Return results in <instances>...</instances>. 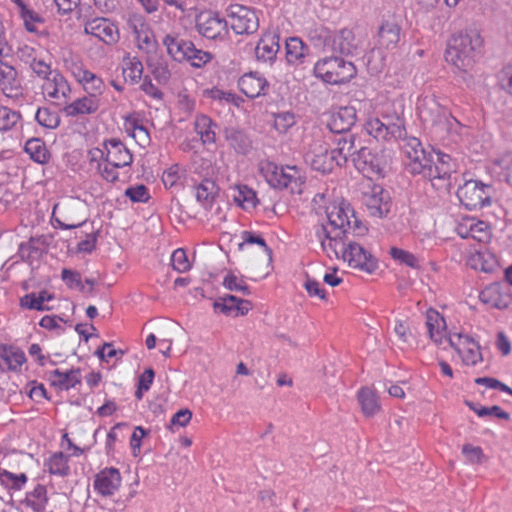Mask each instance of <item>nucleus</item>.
Masks as SVG:
<instances>
[{
  "label": "nucleus",
  "mask_w": 512,
  "mask_h": 512,
  "mask_svg": "<svg viewBox=\"0 0 512 512\" xmlns=\"http://www.w3.org/2000/svg\"><path fill=\"white\" fill-rule=\"evenodd\" d=\"M364 128L377 141L401 140V148L409 159L407 171L414 175L422 174L426 178L428 168L434 163L433 156L423 148L418 138L407 135L403 118L388 115H383L381 119L369 118Z\"/></svg>",
  "instance_id": "obj_1"
},
{
  "label": "nucleus",
  "mask_w": 512,
  "mask_h": 512,
  "mask_svg": "<svg viewBox=\"0 0 512 512\" xmlns=\"http://www.w3.org/2000/svg\"><path fill=\"white\" fill-rule=\"evenodd\" d=\"M482 46V39L477 31L454 34L448 42L445 53L447 62L460 70L466 71L475 62V57Z\"/></svg>",
  "instance_id": "obj_2"
},
{
  "label": "nucleus",
  "mask_w": 512,
  "mask_h": 512,
  "mask_svg": "<svg viewBox=\"0 0 512 512\" xmlns=\"http://www.w3.org/2000/svg\"><path fill=\"white\" fill-rule=\"evenodd\" d=\"M357 73L355 65L340 57H327L314 66V74L328 84L338 85L349 82Z\"/></svg>",
  "instance_id": "obj_3"
},
{
  "label": "nucleus",
  "mask_w": 512,
  "mask_h": 512,
  "mask_svg": "<svg viewBox=\"0 0 512 512\" xmlns=\"http://www.w3.org/2000/svg\"><path fill=\"white\" fill-rule=\"evenodd\" d=\"M495 189L491 184L480 180H466L457 190V196L463 206L468 210H477L490 206Z\"/></svg>",
  "instance_id": "obj_4"
},
{
  "label": "nucleus",
  "mask_w": 512,
  "mask_h": 512,
  "mask_svg": "<svg viewBox=\"0 0 512 512\" xmlns=\"http://www.w3.org/2000/svg\"><path fill=\"white\" fill-rule=\"evenodd\" d=\"M269 185L277 189H289L291 193L302 192L303 180L295 166H278L274 163H267L262 168Z\"/></svg>",
  "instance_id": "obj_5"
},
{
  "label": "nucleus",
  "mask_w": 512,
  "mask_h": 512,
  "mask_svg": "<svg viewBox=\"0 0 512 512\" xmlns=\"http://www.w3.org/2000/svg\"><path fill=\"white\" fill-rule=\"evenodd\" d=\"M231 28L236 34H253L259 28L256 12L240 4H231L226 9Z\"/></svg>",
  "instance_id": "obj_6"
},
{
  "label": "nucleus",
  "mask_w": 512,
  "mask_h": 512,
  "mask_svg": "<svg viewBox=\"0 0 512 512\" xmlns=\"http://www.w3.org/2000/svg\"><path fill=\"white\" fill-rule=\"evenodd\" d=\"M341 257L351 268L372 273L378 268L377 259L359 243L348 240L341 248Z\"/></svg>",
  "instance_id": "obj_7"
},
{
  "label": "nucleus",
  "mask_w": 512,
  "mask_h": 512,
  "mask_svg": "<svg viewBox=\"0 0 512 512\" xmlns=\"http://www.w3.org/2000/svg\"><path fill=\"white\" fill-rule=\"evenodd\" d=\"M352 163L367 178L384 176L386 162L383 155L373 152L368 147L359 146V149L353 154Z\"/></svg>",
  "instance_id": "obj_8"
},
{
  "label": "nucleus",
  "mask_w": 512,
  "mask_h": 512,
  "mask_svg": "<svg viewBox=\"0 0 512 512\" xmlns=\"http://www.w3.org/2000/svg\"><path fill=\"white\" fill-rule=\"evenodd\" d=\"M437 162L428 168L426 178H428L436 189L448 190L451 186L450 177L455 172L452 158L448 154L436 153Z\"/></svg>",
  "instance_id": "obj_9"
},
{
  "label": "nucleus",
  "mask_w": 512,
  "mask_h": 512,
  "mask_svg": "<svg viewBox=\"0 0 512 512\" xmlns=\"http://www.w3.org/2000/svg\"><path fill=\"white\" fill-rule=\"evenodd\" d=\"M305 162L315 171L322 174L332 172L335 166H338V160L333 151H329L326 144H315L304 156Z\"/></svg>",
  "instance_id": "obj_10"
},
{
  "label": "nucleus",
  "mask_w": 512,
  "mask_h": 512,
  "mask_svg": "<svg viewBox=\"0 0 512 512\" xmlns=\"http://www.w3.org/2000/svg\"><path fill=\"white\" fill-rule=\"evenodd\" d=\"M196 29L207 39H217L227 33V22L210 11L201 12L196 17Z\"/></svg>",
  "instance_id": "obj_11"
},
{
  "label": "nucleus",
  "mask_w": 512,
  "mask_h": 512,
  "mask_svg": "<svg viewBox=\"0 0 512 512\" xmlns=\"http://www.w3.org/2000/svg\"><path fill=\"white\" fill-rule=\"evenodd\" d=\"M84 31L86 34L93 35L108 45L115 44L119 40L117 27L107 18L97 17L87 21Z\"/></svg>",
  "instance_id": "obj_12"
},
{
  "label": "nucleus",
  "mask_w": 512,
  "mask_h": 512,
  "mask_svg": "<svg viewBox=\"0 0 512 512\" xmlns=\"http://www.w3.org/2000/svg\"><path fill=\"white\" fill-rule=\"evenodd\" d=\"M364 204L370 215L378 218L387 216L391 208L388 194L380 186H374L371 192L364 194Z\"/></svg>",
  "instance_id": "obj_13"
},
{
  "label": "nucleus",
  "mask_w": 512,
  "mask_h": 512,
  "mask_svg": "<svg viewBox=\"0 0 512 512\" xmlns=\"http://www.w3.org/2000/svg\"><path fill=\"white\" fill-rule=\"evenodd\" d=\"M357 121L356 109L352 106L340 107L333 112L327 123V127L334 134L351 133V128Z\"/></svg>",
  "instance_id": "obj_14"
},
{
  "label": "nucleus",
  "mask_w": 512,
  "mask_h": 512,
  "mask_svg": "<svg viewBox=\"0 0 512 512\" xmlns=\"http://www.w3.org/2000/svg\"><path fill=\"white\" fill-rule=\"evenodd\" d=\"M106 149L105 161L114 167L129 166L133 156L127 147L119 139H109L104 142Z\"/></svg>",
  "instance_id": "obj_15"
},
{
  "label": "nucleus",
  "mask_w": 512,
  "mask_h": 512,
  "mask_svg": "<svg viewBox=\"0 0 512 512\" xmlns=\"http://www.w3.org/2000/svg\"><path fill=\"white\" fill-rule=\"evenodd\" d=\"M334 139V143L337 145L333 149L334 155L338 160V166L345 165L350 159L352 161L353 154L359 149L360 144H357V136L353 133H339Z\"/></svg>",
  "instance_id": "obj_16"
},
{
  "label": "nucleus",
  "mask_w": 512,
  "mask_h": 512,
  "mask_svg": "<svg viewBox=\"0 0 512 512\" xmlns=\"http://www.w3.org/2000/svg\"><path fill=\"white\" fill-rule=\"evenodd\" d=\"M163 45L166 47L168 55L173 60L183 62L187 59L194 43L183 38L180 34L173 33L167 34L164 37Z\"/></svg>",
  "instance_id": "obj_17"
},
{
  "label": "nucleus",
  "mask_w": 512,
  "mask_h": 512,
  "mask_svg": "<svg viewBox=\"0 0 512 512\" xmlns=\"http://www.w3.org/2000/svg\"><path fill=\"white\" fill-rule=\"evenodd\" d=\"M279 40L280 36L277 33L264 34L255 47L257 60L271 65L280 50Z\"/></svg>",
  "instance_id": "obj_18"
},
{
  "label": "nucleus",
  "mask_w": 512,
  "mask_h": 512,
  "mask_svg": "<svg viewBox=\"0 0 512 512\" xmlns=\"http://www.w3.org/2000/svg\"><path fill=\"white\" fill-rule=\"evenodd\" d=\"M378 45L380 48L393 50L398 46L401 39V27L394 19L382 22L378 29Z\"/></svg>",
  "instance_id": "obj_19"
},
{
  "label": "nucleus",
  "mask_w": 512,
  "mask_h": 512,
  "mask_svg": "<svg viewBox=\"0 0 512 512\" xmlns=\"http://www.w3.org/2000/svg\"><path fill=\"white\" fill-rule=\"evenodd\" d=\"M121 484V475L116 468H106L96 475L94 488L103 496L112 495Z\"/></svg>",
  "instance_id": "obj_20"
},
{
  "label": "nucleus",
  "mask_w": 512,
  "mask_h": 512,
  "mask_svg": "<svg viewBox=\"0 0 512 512\" xmlns=\"http://www.w3.org/2000/svg\"><path fill=\"white\" fill-rule=\"evenodd\" d=\"M238 86L242 93L253 99L265 94L269 84L258 72H250L240 77Z\"/></svg>",
  "instance_id": "obj_21"
},
{
  "label": "nucleus",
  "mask_w": 512,
  "mask_h": 512,
  "mask_svg": "<svg viewBox=\"0 0 512 512\" xmlns=\"http://www.w3.org/2000/svg\"><path fill=\"white\" fill-rule=\"evenodd\" d=\"M224 136L229 146L237 153L246 155L252 149V140L248 133L239 127H227Z\"/></svg>",
  "instance_id": "obj_22"
},
{
  "label": "nucleus",
  "mask_w": 512,
  "mask_h": 512,
  "mask_svg": "<svg viewBox=\"0 0 512 512\" xmlns=\"http://www.w3.org/2000/svg\"><path fill=\"white\" fill-rule=\"evenodd\" d=\"M417 109L422 121L432 125L440 123L442 117H445L444 108L434 97H424L419 102Z\"/></svg>",
  "instance_id": "obj_23"
},
{
  "label": "nucleus",
  "mask_w": 512,
  "mask_h": 512,
  "mask_svg": "<svg viewBox=\"0 0 512 512\" xmlns=\"http://www.w3.org/2000/svg\"><path fill=\"white\" fill-rule=\"evenodd\" d=\"M316 236L321 242L322 249L327 252L328 257H332L328 252L329 248L335 257L339 258L341 254V248H345L347 243V241H343L341 239V233L336 232L334 236H331V233L326 229V227L321 225L316 229Z\"/></svg>",
  "instance_id": "obj_24"
},
{
  "label": "nucleus",
  "mask_w": 512,
  "mask_h": 512,
  "mask_svg": "<svg viewBox=\"0 0 512 512\" xmlns=\"http://www.w3.org/2000/svg\"><path fill=\"white\" fill-rule=\"evenodd\" d=\"M99 108V100L97 97L85 96L83 98L76 99L72 103L66 105L63 109L67 116L75 117L77 115H85L95 113Z\"/></svg>",
  "instance_id": "obj_25"
},
{
  "label": "nucleus",
  "mask_w": 512,
  "mask_h": 512,
  "mask_svg": "<svg viewBox=\"0 0 512 512\" xmlns=\"http://www.w3.org/2000/svg\"><path fill=\"white\" fill-rule=\"evenodd\" d=\"M354 211L348 203H341L338 206H333L330 211L327 212L329 224L334 227L337 233H341L349 226L350 214Z\"/></svg>",
  "instance_id": "obj_26"
},
{
  "label": "nucleus",
  "mask_w": 512,
  "mask_h": 512,
  "mask_svg": "<svg viewBox=\"0 0 512 512\" xmlns=\"http://www.w3.org/2000/svg\"><path fill=\"white\" fill-rule=\"evenodd\" d=\"M355 37L351 30L342 29L332 38V49L342 55H351L356 49Z\"/></svg>",
  "instance_id": "obj_27"
},
{
  "label": "nucleus",
  "mask_w": 512,
  "mask_h": 512,
  "mask_svg": "<svg viewBox=\"0 0 512 512\" xmlns=\"http://www.w3.org/2000/svg\"><path fill=\"white\" fill-rule=\"evenodd\" d=\"M286 60L289 64L301 63L309 51L307 45L298 37H290L285 41Z\"/></svg>",
  "instance_id": "obj_28"
},
{
  "label": "nucleus",
  "mask_w": 512,
  "mask_h": 512,
  "mask_svg": "<svg viewBox=\"0 0 512 512\" xmlns=\"http://www.w3.org/2000/svg\"><path fill=\"white\" fill-rule=\"evenodd\" d=\"M45 246L46 240L44 237H32L28 242L20 244L19 255L22 260L32 261L42 255Z\"/></svg>",
  "instance_id": "obj_29"
},
{
  "label": "nucleus",
  "mask_w": 512,
  "mask_h": 512,
  "mask_svg": "<svg viewBox=\"0 0 512 512\" xmlns=\"http://www.w3.org/2000/svg\"><path fill=\"white\" fill-rule=\"evenodd\" d=\"M196 199L198 202L207 208L213 203L215 197L218 195L219 187L211 179L202 180L196 187Z\"/></svg>",
  "instance_id": "obj_30"
},
{
  "label": "nucleus",
  "mask_w": 512,
  "mask_h": 512,
  "mask_svg": "<svg viewBox=\"0 0 512 512\" xmlns=\"http://www.w3.org/2000/svg\"><path fill=\"white\" fill-rule=\"evenodd\" d=\"M426 325L431 340L437 344H441L443 338L442 330L446 327L444 318L436 310L429 309L427 311Z\"/></svg>",
  "instance_id": "obj_31"
},
{
  "label": "nucleus",
  "mask_w": 512,
  "mask_h": 512,
  "mask_svg": "<svg viewBox=\"0 0 512 512\" xmlns=\"http://www.w3.org/2000/svg\"><path fill=\"white\" fill-rule=\"evenodd\" d=\"M79 369H71L67 372H62L59 369H55L51 375L56 378L52 380V384L58 386L61 389L69 390L75 387L81 382Z\"/></svg>",
  "instance_id": "obj_32"
},
{
  "label": "nucleus",
  "mask_w": 512,
  "mask_h": 512,
  "mask_svg": "<svg viewBox=\"0 0 512 512\" xmlns=\"http://www.w3.org/2000/svg\"><path fill=\"white\" fill-rule=\"evenodd\" d=\"M0 359H2L11 371H17L26 361L23 351L6 345H0Z\"/></svg>",
  "instance_id": "obj_33"
},
{
  "label": "nucleus",
  "mask_w": 512,
  "mask_h": 512,
  "mask_svg": "<svg viewBox=\"0 0 512 512\" xmlns=\"http://www.w3.org/2000/svg\"><path fill=\"white\" fill-rule=\"evenodd\" d=\"M358 401L363 414L367 417L375 415L380 410L376 394L369 388H362L358 392Z\"/></svg>",
  "instance_id": "obj_34"
},
{
  "label": "nucleus",
  "mask_w": 512,
  "mask_h": 512,
  "mask_svg": "<svg viewBox=\"0 0 512 512\" xmlns=\"http://www.w3.org/2000/svg\"><path fill=\"white\" fill-rule=\"evenodd\" d=\"M479 299L484 304L493 308L504 309L508 307V302L500 294V286L492 284L480 292Z\"/></svg>",
  "instance_id": "obj_35"
},
{
  "label": "nucleus",
  "mask_w": 512,
  "mask_h": 512,
  "mask_svg": "<svg viewBox=\"0 0 512 512\" xmlns=\"http://www.w3.org/2000/svg\"><path fill=\"white\" fill-rule=\"evenodd\" d=\"M25 151L30 155L31 159L37 163H47L50 154L45 143L39 138H31L25 144Z\"/></svg>",
  "instance_id": "obj_36"
},
{
  "label": "nucleus",
  "mask_w": 512,
  "mask_h": 512,
  "mask_svg": "<svg viewBox=\"0 0 512 512\" xmlns=\"http://www.w3.org/2000/svg\"><path fill=\"white\" fill-rule=\"evenodd\" d=\"M233 200L245 210L255 208L258 203L256 192L246 185L234 189Z\"/></svg>",
  "instance_id": "obj_37"
},
{
  "label": "nucleus",
  "mask_w": 512,
  "mask_h": 512,
  "mask_svg": "<svg viewBox=\"0 0 512 512\" xmlns=\"http://www.w3.org/2000/svg\"><path fill=\"white\" fill-rule=\"evenodd\" d=\"M216 124L213 123L211 118L206 115L197 116L195 120V131L200 135L202 142L205 143H214L215 142V131L213 127Z\"/></svg>",
  "instance_id": "obj_38"
},
{
  "label": "nucleus",
  "mask_w": 512,
  "mask_h": 512,
  "mask_svg": "<svg viewBox=\"0 0 512 512\" xmlns=\"http://www.w3.org/2000/svg\"><path fill=\"white\" fill-rule=\"evenodd\" d=\"M47 490L43 485L38 484L33 491L27 494L26 504L34 512H43L47 504Z\"/></svg>",
  "instance_id": "obj_39"
},
{
  "label": "nucleus",
  "mask_w": 512,
  "mask_h": 512,
  "mask_svg": "<svg viewBox=\"0 0 512 512\" xmlns=\"http://www.w3.org/2000/svg\"><path fill=\"white\" fill-rule=\"evenodd\" d=\"M9 73L1 80L0 87L8 97H17L21 94V81L15 68L8 70Z\"/></svg>",
  "instance_id": "obj_40"
},
{
  "label": "nucleus",
  "mask_w": 512,
  "mask_h": 512,
  "mask_svg": "<svg viewBox=\"0 0 512 512\" xmlns=\"http://www.w3.org/2000/svg\"><path fill=\"white\" fill-rule=\"evenodd\" d=\"M79 81L83 84L84 89L90 95L97 97V95L102 93L104 82L96 74L88 70H84L82 71V75L80 76Z\"/></svg>",
  "instance_id": "obj_41"
},
{
  "label": "nucleus",
  "mask_w": 512,
  "mask_h": 512,
  "mask_svg": "<svg viewBox=\"0 0 512 512\" xmlns=\"http://www.w3.org/2000/svg\"><path fill=\"white\" fill-rule=\"evenodd\" d=\"M48 469L51 474L65 477L69 474L68 456L62 452L53 454L48 462Z\"/></svg>",
  "instance_id": "obj_42"
},
{
  "label": "nucleus",
  "mask_w": 512,
  "mask_h": 512,
  "mask_svg": "<svg viewBox=\"0 0 512 512\" xmlns=\"http://www.w3.org/2000/svg\"><path fill=\"white\" fill-rule=\"evenodd\" d=\"M466 405L473 410L479 417L495 416L499 419L509 420V413L503 411L499 406L494 405L491 407L477 406L474 402L466 401Z\"/></svg>",
  "instance_id": "obj_43"
},
{
  "label": "nucleus",
  "mask_w": 512,
  "mask_h": 512,
  "mask_svg": "<svg viewBox=\"0 0 512 512\" xmlns=\"http://www.w3.org/2000/svg\"><path fill=\"white\" fill-rule=\"evenodd\" d=\"M126 67L123 68L125 80L129 79L131 83H138L143 74V65L136 57L125 60Z\"/></svg>",
  "instance_id": "obj_44"
},
{
  "label": "nucleus",
  "mask_w": 512,
  "mask_h": 512,
  "mask_svg": "<svg viewBox=\"0 0 512 512\" xmlns=\"http://www.w3.org/2000/svg\"><path fill=\"white\" fill-rule=\"evenodd\" d=\"M147 66L158 83L166 84L169 81L171 73L165 61L160 59L156 61L148 60Z\"/></svg>",
  "instance_id": "obj_45"
},
{
  "label": "nucleus",
  "mask_w": 512,
  "mask_h": 512,
  "mask_svg": "<svg viewBox=\"0 0 512 512\" xmlns=\"http://www.w3.org/2000/svg\"><path fill=\"white\" fill-rule=\"evenodd\" d=\"M367 227L359 220L354 211H351L350 214V220H349V226H347L344 230H341L342 237L341 239L343 241H348L349 235L353 234L355 236H363L367 232Z\"/></svg>",
  "instance_id": "obj_46"
},
{
  "label": "nucleus",
  "mask_w": 512,
  "mask_h": 512,
  "mask_svg": "<svg viewBox=\"0 0 512 512\" xmlns=\"http://www.w3.org/2000/svg\"><path fill=\"white\" fill-rule=\"evenodd\" d=\"M21 119L19 112L0 105V131L11 130Z\"/></svg>",
  "instance_id": "obj_47"
},
{
  "label": "nucleus",
  "mask_w": 512,
  "mask_h": 512,
  "mask_svg": "<svg viewBox=\"0 0 512 512\" xmlns=\"http://www.w3.org/2000/svg\"><path fill=\"white\" fill-rule=\"evenodd\" d=\"M35 119L37 122L46 128L54 129L58 127L60 118L56 112L51 111L49 108H39L36 112Z\"/></svg>",
  "instance_id": "obj_48"
},
{
  "label": "nucleus",
  "mask_w": 512,
  "mask_h": 512,
  "mask_svg": "<svg viewBox=\"0 0 512 512\" xmlns=\"http://www.w3.org/2000/svg\"><path fill=\"white\" fill-rule=\"evenodd\" d=\"M0 481L10 489L19 490L27 482V476L24 473L17 475L7 470H0Z\"/></svg>",
  "instance_id": "obj_49"
},
{
  "label": "nucleus",
  "mask_w": 512,
  "mask_h": 512,
  "mask_svg": "<svg viewBox=\"0 0 512 512\" xmlns=\"http://www.w3.org/2000/svg\"><path fill=\"white\" fill-rule=\"evenodd\" d=\"M212 59V54L207 51H203L201 49H197L195 45H193L191 52L185 61L189 62L193 67L201 68L210 62Z\"/></svg>",
  "instance_id": "obj_50"
},
{
  "label": "nucleus",
  "mask_w": 512,
  "mask_h": 512,
  "mask_svg": "<svg viewBox=\"0 0 512 512\" xmlns=\"http://www.w3.org/2000/svg\"><path fill=\"white\" fill-rule=\"evenodd\" d=\"M239 301L240 298L234 295H226L215 301L213 306L215 310H219L222 313L229 315L232 312H236L237 303H239Z\"/></svg>",
  "instance_id": "obj_51"
},
{
  "label": "nucleus",
  "mask_w": 512,
  "mask_h": 512,
  "mask_svg": "<svg viewBox=\"0 0 512 512\" xmlns=\"http://www.w3.org/2000/svg\"><path fill=\"white\" fill-rule=\"evenodd\" d=\"M390 255L394 260H397L402 264H406L411 268L419 267L417 258L408 251H405L397 247H392L390 249Z\"/></svg>",
  "instance_id": "obj_52"
},
{
  "label": "nucleus",
  "mask_w": 512,
  "mask_h": 512,
  "mask_svg": "<svg viewBox=\"0 0 512 512\" xmlns=\"http://www.w3.org/2000/svg\"><path fill=\"white\" fill-rule=\"evenodd\" d=\"M243 242L239 244V248L241 249L244 244H257L264 248V251L267 253L269 261H272V249L267 246L265 239L260 235L255 234L251 231H244L242 233Z\"/></svg>",
  "instance_id": "obj_53"
},
{
  "label": "nucleus",
  "mask_w": 512,
  "mask_h": 512,
  "mask_svg": "<svg viewBox=\"0 0 512 512\" xmlns=\"http://www.w3.org/2000/svg\"><path fill=\"white\" fill-rule=\"evenodd\" d=\"M462 453L470 464H482L486 458L482 448L479 446H473L472 444H464L462 447Z\"/></svg>",
  "instance_id": "obj_54"
},
{
  "label": "nucleus",
  "mask_w": 512,
  "mask_h": 512,
  "mask_svg": "<svg viewBox=\"0 0 512 512\" xmlns=\"http://www.w3.org/2000/svg\"><path fill=\"white\" fill-rule=\"evenodd\" d=\"M172 267L174 270L184 273L191 267L186 252L182 248L176 249L171 256Z\"/></svg>",
  "instance_id": "obj_55"
},
{
  "label": "nucleus",
  "mask_w": 512,
  "mask_h": 512,
  "mask_svg": "<svg viewBox=\"0 0 512 512\" xmlns=\"http://www.w3.org/2000/svg\"><path fill=\"white\" fill-rule=\"evenodd\" d=\"M127 196L132 202L145 203L149 200V190L144 184H139L134 187H129L125 190Z\"/></svg>",
  "instance_id": "obj_56"
},
{
  "label": "nucleus",
  "mask_w": 512,
  "mask_h": 512,
  "mask_svg": "<svg viewBox=\"0 0 512 512\" xmlns=\"http://www.w3.org/2000/svg\"><path fill=\"white\" fill-rule=\"evenodd\" d=\"M138 47L146 52H153L156 50L157 41L151 28L149 27L140 36L136 38Z\"/></svg>",
  "instance_id": "obj_57"
},
{
  "label": "nucleus",
  "mask_w": 512,
  "mask_h": 512,
  "mask_svg": "<svg viewBox=\"0 0 512 512\" xmlns=\"http://www.w3.org/2000/svg\"><path fill=\"white\" fill-rule=\"evenodd\" d=\"M20 306L29 310L47 311L50 308L45 304L41 303V299H38V295L35 293H29L21 297Z\"/></svg>",
  "instance_id": "obj_58"
},
{
  "label": "nucleus",
  "mask_w": 512,
  "mask_h": 512,
  "mask_svg": "<svg viewBox=\"0 0 512 512\" xmlns=\"http://www.w3.org/2000/svg\"><path fill=\"white\" fill-rule=\"evenodd\" d=\"M223 285L228 290L242 292L243 295H249L250 294V289L246 285V283L243 280H238V278L234 274H232V273H229L224 278Z\"/></svg>",
  "instance_id": "obj_59"
},
{
  "label": "nucleus",
  "mask_w": 512,
  "mask_h": 512,
  "mask_svg": "<svg viewBox=\"0 0 512 512\" xmlns=\"http://www.w3.org/2000/svg\"><path fill=\"white\" fill-rule=\"evenodd\" d=\"M127 25L132 30L135 38L140 36V33L144 32L150 26L145 21L144 17L138 14H131L127 19Z\"/></svg>",
  "instance_id": "obj_60"
},
{
  "label": "nucleus",
  "mask_w": 512,
  "mask_h": 512,
  "mask_svg": "<svg viewBox=\"0 0 512 512\" xmlns=\"http://www.w3.org/2000/svg\"><path fill=\"white\" fill-rule=\"evenodd\" d=\"M62 279L66 282L69 288H78L81 292L85 291V287L81 280V274L78 271H73L67 268L62 270Z\"/></svg>",
  "instance_id": "obj_61"
},
{
  "label": "nucleus",
  "mask_w": 512,
  "mask_h": 512,
  "mask_svg": "<svg viewBox=\"0 0 512 512\" xmlns=\"http://www.w3.org/2000/svg\"><path fill=\"white\" fill-rule=\"evenodd\" d=\"M295 123L294 114L283 112L275 115L274 127L281 133H284Z\"/></svg>",
  "instance_id": "obj_62"
},
{
  "label": "nucleus",
  "mask_w": 512,
  "mask_h": 512,
  "mask_svg": "<svg viewBox=\"0 0 512 512\" xmlns=\"http://www.w3.org/2000/svg\"><path fill=\"white\" fill-rule=\"evenodd\" d=\"M475 383L478 385H486L487 387L492 389H499L500 391L512 396V389L495 378L479 377L475 379Z\"/></svg>",
  "instance_id": "obj_63"
},
{
  "label": "nucleus",
  "mask_w": 512,
  "mask_h": 512,
  "mask_svg": "<svg viewBox=\"0 0 512 512\" xmlns=\"http://www.w3.org/2000/svg\"><path fill=\"white\" fill-rule=\"evenodd\" d=\"M54 88L50 93L51 98L58 99L64 91H71L67 80L57 71L54 72Z\"/></svg>",
  "instance_id": "obj_64"
}]
</instances>
